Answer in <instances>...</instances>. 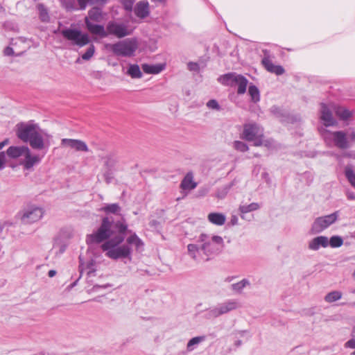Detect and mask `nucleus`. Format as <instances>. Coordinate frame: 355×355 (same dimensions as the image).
<instances>
[{
  "label": "nucleus",
  "instance_id": "obj_52",
  "mask_svg": "<svg viewBox=\"0 0 355 355\" xmlns=\"http://www.w3.org/2000/svg\"><path fill=\"white\" fill-rule=\"evenodd\" d=\"M188 69L190 71H197L199 70L200 67L198 63L190 62L188 63Z\"/></svg>",
  "mask_w": 355,
  "mask_h": 355
},
{
  "label": "nucleus",
  "instance_id": "obj_11",
  "mask_svg": "<svg viewBox=\"0 0 355 355\" xmlns=\"http://www.w3.org/2000/svg\"><path fill=\"white\" fill-rule=\"evenodd\" d=\"M263 136V131L257 123H247L243 125L242 138L246 141H252Z\"/></svg>",
  "mask_w": 355,
  "mask_h": 355
},
{
  "label": "nucleus",
  "instance_id": "obj_55",
  "mask_svg": "<svg viewBox=\"0 0 355 355\" xmlns=\"http://www.w3.org/2000/svg\"><path fill=\"white\" fill-rule=\"evenodd\" d=\"M149 226L154 230H157L160 227V223L157 220H152L149 222Z\"/></svg>",
  "mask_w": 355,
  "mask_h": 355
},
{
  "label": "nucleus",
  "instance_id": "obj_16",
  "mask_svg": "<svg viewBox=\"0 0 355 355\" xmlns=\"http://www.w3.org/2000/svg\"><path fill=\"white\" fill-rule=\"evenodd\" d=\"M329 245V239L325 236H318L313 238L309 243V249L317 251L320 248H327Z\"/></svg>",
  "mask_w": 355,
  "mask_h": 355
},
{
  "label": "nucleus",
  "instance_id": "obj_14",
  "mask_svg": "<svg viewBox=\"0 0 355 355\" xmlns=\"http://www.w3.org/2000/svg\"><path fill=\"white\" fill-rule=\"evenodd\" d=\"M24 157V159L21 162V164L26 170L32 168L35 164H39L42 160V157L39 155H32L29 148L27 149Z\"/></svg>",
  "mask_w": 355,
  "mask_h": 355
},
{
  "label": "nucleus",
  "instance_id": "obj_61",
  "mask_svg": "<svg viewBox=\"0 0 355 355\" xmlns=\"http://www.w3.org/2000/svg\"><path fill=\"white\" fill-rule=\"evenodd\" d=\"M345 156L349 158L355 159V150H352V151H350V152L346 153Z\"/></svg>",
  "mask_w": 355,
  "mask_h": 355
},
{
  "label": "nucleus",
  "instance_id": "obj_42",
  "mask_svg": "<svg viewBox=\"0 0 355 355\" xmlns=\"http://www.w3.org/2000/svg\"><path fill=\"white\" fill-rule=\"evenodd\" d=\"M37 8L40 14V19L41 21L43 22H48L50 17L46 8L42 4L38 5Z\"/></svg>",
  "mask_w": 355,
  "mask_h": 355
},
{
  "label": "nucleus",
  "instance_id": "obj_25",
  "mask_svg": "<svg viewBox=\"0 0 355 355\" xmlns=\"http://www.w3.org/2000/svg\"><path fill=\"white\" fill-rule=\"evenodd\" d=\"M207 218L210 223L219 226L224 225L226 220L225 216L222 213H210Z\"/></svg>",
  "mask_w": 355,
  "mask_h": 355
},
{
  "label": "nucleus",
  "instance_id": "obj_36",
  "mask_svg": "<svg viewBox=\"0 0 355 355\" xmlns=\"http://www.w3.org/2000/svg\"><path fill=\"white\" fill-rule=\"evenodd\" d=\"M270 110L272 114H274L277 118L279 119L282 121H284L285 118L288 116L284 110L277 105L272 106Z\"/></svg>",
  "mask_w": 355,
  "mask_h": 355
},
{
  "label": "nucleus",
  "instance_id": "obj_37",
  "mask_svg": "<svg viewBox=\"0 0 355 355\" xmlns=\"http://www.w3.org/2000/svg\"><path fill=\"white\" fill-rule=\"evenodd\" d=\"M342 297V293L340 291H334L329 293L324 297V300L327 302L332 303Z\"/></svg>",
  "mask_w": 355,
  "mask_h": 355
},
{
  "label": "nucleus",
  "instance_id": "obj_23",
  "mask_svg": "<svg viewBox=\"0 0 355 355\" xmlns=\"http://www.w3.org/2000/svg\"><path fill=\"white\" fill-rule=\"evenodd\" d=\"M187 250L189 255L193 260L198 261L200 259H204L200 243H198V244H189Z\"/></svg>",
  "mask_w": 355,
  "mask_h": 355
},
{
  "label": "nucleus",
  "instance_id": "obj_12",
  "mask_svg": "<svg viewBox=\"0 0 355 355\" xmlns=\"http://www.w3.org/2000/svg\"><path fill=\"white\" fill-rule=\"evenodd\" d=\"M45 133L44 131L39 128L35 134L28 140L31 147L35 150H42L45 147V143L44 140V135Z\"/></svg>",
  "mask_w": 355,
  "mask_h": 355
},
{
  "label": "nucleus",
  "instance_id": "obj_49",
  "mask_svg": "<svg viewBox=\"0 0 355 355\" xmlns=\"http://www.w3.org/2000/svg\"><path fill=\"white\" fill-rule=\"evenodd\" d=\"M103 176L105 178V180L107 184L111 183L112 180L114 179L113 173L112 169H105Z\"/></svg>",
  "mask_w": 355,
  "mask_h": 355
},
{
  "label": "nucleus",
  "instance_id": "obj_47",
  "mask_svg": "<svg viewBox=\"0 0 355 355\" xmlns=\"http://www.w3.org/2000/svg\"><path fill=\"white\" fill-rule=\"evenodd\" d=\"M115 227L118 229L119 234L118 235H123L125 236V233L128 230V225L125 223H122L119 221L115 223Z\"/></svg>",
  "mask_w": 355,
  "mask_h": 355
},
{
  "label": "nucleus",
  "instance_id": "obj_57",
  "mask_svg": "<svg viewBox=\"0 0 355 355\" xmlns=\"http://www.w3.org/2000/svg\"><path fill=\"white\" fill-rule=\"evenodd\" d=\"M94 266V263L93 261H91L87 263V269H89V272H88L89 273H91V272H93L95 271V268Z\"/></svg>",
  "mask_w": 355,
  "mask_h": 355
},
{
  "label": "nucleus",
  "instance_id": "obj_63",
  "mask_svg": "<svg viewBox=\"0 0 355 355\" xmlns=\"http://www.w3.org/2000/svg\"><path fill=\"white\" fill-rule=\"evenodd\" d=\"M237 222H238V218L236 216H233L232 218H231V220H230V223L232 225H235L237 224Z\"/></svg>",
  "mask_w": 355,
  "mask_h": 355
},
{
  "label": "nucleus",
  "instance_id": "obj_22",
  "mask_svg": "<svg viewBox=\"0 0 355 355\" xmlns=\"http://www.w3.org/2000/svg\"><path fill=\"white\" fill-rule=\"evenodd\" d=\"M135 15L140 18H145L149 15V3L147 1H139L135 8Z\"/></svg>",
  "mask_w": 355,
  "mask_h": 355
},
{
  "label": "nucleus",
  "instance_id": "obj_48",
  "mask_svg": "<svg viewBox=\"0 0 355 355\" xmlns=\"http://www.w3.org/2000/svg\"><path fill=\"white\" fill-rule=\"evenodd\" d=\"M207 107L209 109L216 110L217 111H219L221 110V107L217 101L214 99L209 100L207 103Z\"/></svg>",
  "mask_w": 355,
  "mask_h": 355
},
{
  "label": "nucleus",
  "instance_id": "obj_28",
  "mask_svg": "<svg viewBox=\"0 0 355 355\" xmlns=\"http://www.w3.org/2000/svg\"><path fill=\"white\" fill-rule=\"evenodd\" d=\"M127 74L132 78H140L142 77V73L140 70L139 65L136 64H130L127 71Z\"/></svg>",
  "mask_w": 355,
  "mask_h": 355
},
{
  "label": "nucleus",
  "instance_id": "obj_20",
  "mask_svg": "<svg viewBox=\"0 0 355 355\" xmlns=\"http://www.w3.org/2000/svg\"><path fill=\"white\" fill-rule=\"evenodd\" d=\"M240 76L241 74L228 73L220 76L218 80L224 85L233 87L236 85L238 78Z\"/></svg>",
  "mask_w": 355,
  "mask_h": 355
},
{
  "label": "nucleus",
  "instance_id": "obj_45",
  "mask_svg": "<svg viewBox=\"0 0 355 355\" xmlns=\"http://www.w3.org/2000/svg\"><path fill=\"white\" fill-rule=\"evenodd\" d=\"M233 147L235 150L242 153L247 152L249 149L248 145L241 141H235Z\"/></svg>",
  "mask_w": 355,
  "mask_h": 355
},
{
  "label": "nucleus",
  "instance_id": "obj_5",
  "mask_svg": "<svg viewBox=\"0 0 355 355\" xmlns=\"http://www.w3.org/2000/svg\"><path fill=\"white\" fill-rule=\"evenodd\" d=\"M61 34L66 40L80 48L89 44L91 42L89 35L78 29L64 28L61 31Z\"/></svg>",
  "mask_w": 355,
  "mask_h": 355
},
{
  "label": "nucleus",
  "instance_id": "obj_35",
  "mask_svg": "<svg viewBox=\"0 0 355 355\" xmlns=\"http://www.w3.org/2000/svg\"><path fill=\"white\" fill-rule=\"evenodd\" d=\"M250 284V282L247 279H243L241 281L232 284V289L236 292V293H241L244 288L249 286Z\"/></svg>",
  "mask_w": 355,
  "mask_h": 355
},
{
  "label": "nucleus",
  "instance_id": "obj_21",
  "mask_svg": "<svg viewBox=\"0 0 355 355\" xmlns=\"http://www.w3.org/2000/svg\"><path fill=\"white\" fill-rule=\"evenodd\" d=\"M28 147L25 146H10L6 150V155L11 159H17L21 156H24Z\"/></svg>",
  "mask_w": 355,
  "mask_h": 355
},
{
  "label": "nucleus",
  "instance_id": "obj_41",
  "mask_svg": "<svg viewBox=\"0 0 355 355\" xmlns=\"http://www.w3.org/2000/svg\"><path fill=\"white\" fill-rule=\"evenodd\" d=\"M343 244V239L340 236H333L329 240V245L331 248H339Z\"/></svg>",
  "mask_w": 355,
  "mask_h": 355
},
{
  "label": "nucleus",
  "instance_id": "obj_53",
  "mask_svg": "<svg viewBox=\"0 0 355 355\" xmlns=\"http://www.w3.org/2000/svg\"><path fill=\"white\" fill-rule=\"evenodd\" d=\"M345 348L355 349V338H351L345 343Z\"/></svg>",
  "mask_w": 355,
  "mask_h": 355
},
{
  "label": "nucleus",
  "instance_id": "obj_17",
  "mask_svg": "<svg viewBox=\"0 0 355 355\" xmlns=\"http://www.w3.org/2000/svg\"><path fill=\"white\" fill-rule=\"evenodd\" d=\"M262 64L264 66L266 69L272 73H275L277 76L282 75L284 73L285 70L283 67L280 65H275L271 60L268 57H264L262 59Z\"/></svg>",
  "mask_w": 355,
  "mask_h": 355
},
{
  "label": "nucleus",
  "instance_id": "obj_27",
  "mask_svg": "<svg viewBox=\"0 0 355 355\" xmlns=\"http://www.w3.org/2000/svg\"><path fill=\"white\" fill-rule=\"evenodd\" d=\"M126 242L130 245H134L137 250H141L144 245V242L136 234V233H133L130 236H128L126 239Z\"/></svg>",
  "mask_w": 355,
  "mask_h": 355
},
{
  "label": "nucleus",
  "instance_id": "obj_18",
  "mask_svg": "<svg viewBox=\"0 0 355 355\" xmlns=\"http://www.w3.org/2000/svg\"><path fill=\"white\" fill-rule=\"evenodd\" d=\"M320 113V118L325 126L328 127L334 124L335 120L332 116V113L324 103H321Z\"/></svg>",
  "mask_w": 355,
  "mask_h": 355
},
{
  "label": "nucleus",
  "instance_id": "obj_62",
  "mask_svg": "<svg viewBox=\"0 0 355 355\" xmlns=\"http://www.w3.org/2000/svg\"><path fill=\"white\" fill-rule=\"evenodd\" d=\"M65 7H66V9H67V10H72L76 9V8L73 7V3H71V2L67 3V4H66V6H65Z\"/></svg>",
  "mask_w": 355,
  "mask_h": 355
},
{
  "label": "nucleus",
  "instance_id": "obj_34",
  "mask_svg": "<svg viewBox=\"0 0 355 355\" xmlns=\"http://www.w3.org/2000/svg\"><path fill=\"white\" fill-rule=\"evenodd\" d=\"M259 209V205L257 202H252L249 205H241L239 208L240 212L246 214L248 212L255 211Z\"/></svg>",
  "mask_w": 355,
  "mask_h": 355
},
{
  "label": "nucleus",
  "instance_id": "obj_26",
  "mask_svg": "<svg viewBox=\"0 0 355 355\" xmlns=\"http://www.w3.org/2000/svg\"><path fill=\"white\" fill-rule=\"evenodd\" d=\"M181 187L184 190H191L196 187L197 184L193 181V174L188 173L180 184Z\"/></svg>",
  "mask_w": 355,
  "mask_h": 355
},
{
  "label": "nucleus",
  "instance_id": "obj_19",
  "mask_svg": "<svg viewBox=\"0 0 355 355\" xmlns=\"http://www.w3.org/2000/svg\"><path fill=\"white\" fill-rule=\"evenodd\" d=\"M85 24L90 33L98 35L101 37H107V33H106V30L103 26L94 24L91 22L87 18L85 19Z\"/></svg>",
  "mask_w": 355,
  "mask_h": 355
},
{
  "label": "nucleus",
  "instance_id": "obj_4",
  "mask_svg": "<svg viewBox=\"0 0 355 355\" xmlns=\"http://www.w3.org/2000/svg\"><path fill=\"white\" fill-rule=\"evenodd\" d=\"M113 220H110L108 217H104L102 219L101 224L98 230L93 234L87 236L86 241L87 244L101 243L104 241L111 239L113 235L112 227Z\"/></svg>",
  "mask_w": 355,
  "mask_h": 355
},
{
  "label": "nucleus",
  "instance_id": "obj_7",
  "mask_svg": "<svg viewBox=\"0 0 355 355\" xmlns=\"http://www.w3.org/2000/svg\"><path fill=\"white\" fill-rule=\"evenodd\" d=\"M39 128V125L32 121L28 123L21 122L17 125L16 135L24 142H28V140Z\"/></svg>",
  "mask_w": 355,
  "mask_h": 355
},
{
  "label": "nucleus",
  "instance_id": "obj_6",
  "mask_svg": "<svg viewBox=\"0 0 355 355\" xmlns=\"http://www.w3.org/2000/svg\"><path fill=\"white\" fill-rule=\"evenodd\" d=\"M339 217V211H336L331 214L316 218L312 225L311 232L319 234L335 223Z\"/></svg>",
  "mask_w": 355,
  "mask_h": 355
},
{
  "label": "nucleus",
  "instance_id": "obj_60",
  "mask_svg": "<svg viewBox=\"0 0 355 355\" xmlns=\"http://www.w3.org/2000/svg\"><path fill=\"white\" fill-rule=\"evenodd\" d=\"M254 141V145L255 146H261L263 144V142L261 141V137H258L257 139H256Z\"/></svg>",
  "mask_w": 355,
  "mask_h": 355
},
{
  "label": "nucleus",
  "instance_id": "obj_10",
  "mask_svg": "<svg viewBox=\"0 0 355 355\" xmlns=\"http://www.w3.org/2000/svg\"><path fill=\"white\" fill-rule=\"evenodd\" d=\"M238 307L239 303L236 300H229L211 309L209 311V314L212 317L217 318L231 311L235 310Z\"/></svg>",
  "mask_w": 355,
  "mask_h": 355
},
{
  "label": "nucleus",
  "instance_id": "obj_56",
  "mask_svg": "<svg viewBox=\"0 0 355 355\" xmlns=\"http://www.w3.org/2000/svg\"><path fill=\"white\" fill-rule=\"evenodd\" d=\"M3 53L5 55L10 56L14 54V51L12 48L7 46L6 48H5Z\"/></svg>",
  "mask_w": 355,
  "mask_h": 355
},
{
  "label": "nucleus",
  "instance_id": "obj_15",
  "mask_svg": "<svg viewBox=\"0 0 355 355\" xmlns=\"http://www.w3.org/2000/svg\"><path fill=\"white\" fill-rule=\"evenodd\" d=\"M333 141L336 147L340 149H347L350 147L346 134L343 131L332 132Z\"/></svg>",
  "mask_w": 355,
  "mask_h": 355
},
{
  "label": "nucleus",
  "instance_id": "obj_54",
  "mask_svg": "<svg viewBox=\"0 0 355 355\" xmlns=\"http://www.w3.org/2000/svg\"><path fill=\"white\" fill-rule=\"evenodd\" d=\"M231 185L226 186L223 189L222 192H218L217 194V197L220 198H223L225 197V196L227 193L229 189H230Z\"/></svg>",
  "mask_w": 355,
  "mask_h": 355
},
{
  "label": "nucleus",
  "instance_id": "obj_58",
  "mask_svg": "<svg viewBox=\"0 0 355 355\" xmlns=\"http://www.w3.org/2000/svg\"><path fill=\"white\" fill-rule=\"evenodd\" d=\"M348 137L352 142H355V130H352L349 132Z\"/></svg>",
  "mask_w": 355,
  "mask_h": 355
},
{
  "label": "nucleus",
  "instance_id": "obj_59",
  "mask_svg": "<svg viewBox=\"0 0 355 355\" xmlns=\"http://www.w3.org/2000/svg\"><path fill=\"white\" fill-rule=\"evenodd\" d=\"M346 196L348 200H355V193L352 191H347Z\"/></svg>",
  "mask_w": 355,
  "mask_h": 355
},
{
  "label": "nucleus",
  "instance_id": "obj_50",
  "mask_svg": "<svg viewBox=\"0 0 355 355\" xmlns=\"http://www.w3.org/2000/svg\"><path fill=\"white\" fill-rule=\"evenodd\" d=\"M111 286H112V285L110 284H103V285L95 284L93 286L91 291H92V292L96 293V292H98L99 291V289H101V288L105 289V288H107Z\"/></svg>",
  "mask_w": 355,
  "mask_h": 355
},
{
  "label": "nucleus",
  "instance_id": "obj_1",
  "mask_svg": "<svg viewBox=\"0 0 355 355\" xmlns=\"http://www.w3.org/2000/svg\"><path fill=\"white\" fill-rule=\"evenodd\" d=\"M125 239L123 235H116L105 241L101 249L105 252V256L110 259L117 260L130 257L132 249L128 245H121Z\"/></svg>",
  "mask_w": 355,
  "mask_h": 355
},
{
  "label": "nucleus",
  "instance_id": "obj_3",
  "mask_svg": "<svg viewBox=\"0 0 355 355\" xmlns=\"http://www.w3.org/2000/svg\"><path fill=\"white\" fill-rule=\"evenodd\" d=\"M201 246V251L205 259L209 260V257L217 253L220 246L223 243V239L220 236H210L206 234H201L198 240Z\"/></svg>",
  "mask_w": 355,
  "mask_h": 355
},
{
  "label": "nucleus",
  "instance_id": "obj_40",
  "mask_svg": "<svg viewBox=\"0 0 355 355\" xmlns=\"http://www.w3.org/2000/svg\"><path fill=\"white\" fill-rule=\"evenodd\" d=\"M336 115L343 120H346L351 116V112L343 107H338L336 110Z\"/></svg>",
  "mask_w": 355,
  "mask_h": 355
},
{
  "label": "nucleus",
  "instance_id": "obj_31",
  "mask_svg": "<svg viewBox=\"0 0 355 355\" xmlns=\"http://www.w3.org/2000/svg\"><path fill=\"white\" fill-rule=\"evenodd\" d=\"M238 78L239 79L236 83V85H238L237 93L238 94H243L246 92L248 80L243 75H241Z\"/></svg>",
  "mask_w": 355,
  "mask_h": 355
},
{
  "label": "nucleus",
  "instance_id": "obj_44",
  "mask_svg": "<svg viewBox=\"0 0 355 355\" xmlns=\"http://www.w3.org/2000/svg\"><path fill=\"white\" fill-rule=\"evenodd\" d=\"M67 247V244L61 242L59 239H55L53 248H58V251L56 252L57 254H62L64 252Z\"/></svg>",
  "mask_w": 355,
  "mask_h": 355
},
{
  "label": "nucleus",
  "instance_id": "obj_39",
  "mask_svg": "<svg viewBox=\"0 0 355 355\" xmlns=\"http://www.w3.org/2000/svg\"><path fill=\"white\" fill-rule=\"evenodd\" d=\"M104 159V166L105 169H112L116 163V159L112 155H107L103 157Z\"/></svg>",
  "mask_w": 355,
  "mask_h": 355
},
{
  "label": "nucleus",
  "instance_id": "obj_64",
  "mask_svg": "<svg viewBox=\"0 0 355 355\" xmlns=\"http://www.w3.org/2000/svg\"><path fill=\"white\" fill-rule=\"evenodd\" d=\"M9 143L8 139H6L3 141L0 142V150L2 149L6 145Z\"/></svg>",
  "mask_w": 355,
  "mask_h": 355
},
{
  "label": "nucleus",
  "instance_id": "obj_9",
  "mask_svg": "<svg viewBox=\"0 0 355 355\" xmlns=\"http://www.w3.org/2000/svg\"><path fill=\"white\" fill-rule=\"evenodd\" d=\"M44 215V211L38 207H29L21 214V220L25 224H31L40 220Z\"/></svg>",
  "mask_w": 355,
  "mask_h": 355
},
{
  "label": "nucleus",
  "instance_id": "obj_32",
  "mask_svg": "<svg viewBox=\"0 0 355 355\" xmlns=\"http://www.w3.org/2000/svg\"><path fill=\"white\" fill-rule=\"evenodd\" d=\"M101 211H104L106 214H116L121 211V207L117 203L107 204L103 207L101 209Z\"/></svg>",
  "mask_w": 355,
  "mask_h": 355
},
{
  "label": "nucleus",
  "instance_id": "obj_38",
  "mask_svg": "<svg viewBox=\"0 0 355 355\" xmlns=\"http://www.w3.org/2000/svg\"><path fill=\"white\" fill-rule=\"evenodd\" d=\"M88 15L89 19L95 21H99L102 18L101 10L96 7L90 9L89 10Z\"/></svg>",
  "mask_w": 355,
  "mask_h": 355
},
{
  "label": "nucleus",
  "instance_id": "obj_30",
  "mask_svg": "<svg viewBox=\"0 0 355 355\" xmlns=\"http://www.w3.org/2000/svg\"><path fill=\"white\" fill-rule=\"evenodd\" d=\"M206 339L205 336H200L192 338L189 340L187 345V349L189 352L193 351L195 348L196 345H198L200 343L205 341Z\"/></svg>",
  "mask_w": 355,
  "mask_h": 355
},
{
  "label": "nucleus",
  "instance_id": "obj_2",
  "mask_svg": "<svg viewBox=\"0 0 355 355\" xmlns=\"http://www.w3.org/2000/svg\"><path fill=\"white\" fill-rule=\"evenodd\" d=\"M105 49L116 56L131 57L137 49V42L135 39L129 38L114 44H105Z\"/></svg>",
  "mask_w": 355,
  "mask_h": 355
},
{
  "label": "nucleus",
  "instance_id": "obj_33",
  "mask_svg": "<svg viewBox=\"0 0 355 355\" xmlns=\"http://www.w3.org/2000/svg\"><path fill=\"white\" fill-rule=\"evenodd\" d=\"M248 93L251 97L252 101L257 103L260 100V94L259 89L254 85H250L248 88Z\"/></svg>",
  "mask_w": 355,
  "mask_h": 355
},
{
  "label": "nucleus",
  "instance_id": "obj_8",
  "mask_svg": "<svg viewBox=\"0 0 355 355\" xmlns=\"http://www.w3.org/2000/svg\"><path fill=\"white\" fill-rule=\"evenodd\" d=\"M106 33H107V36L111 35L117 38H123L131 35L132 31L124 23L110 21L106 26Z\"/></svg>",
  "mask_w": 355,
  "mask_h": 355
},
{
  "label": "nucleus",
  "instance_id": "obj_46",
  "mask_svg": "<svg viewBox=\"0 0 355 355\" xmlns=\"http://www.w3.org/2000/svg\"><path fill=\"white\" fill-rule=\"evenodd\" d=\"M95 53V46L91 44L87 48L86 52L82 55V58L84 60H89L94 55Z\"/></svg>",
  "mask_w": 355,
  "mask_h": 355
},
{
  "label": "nucleus",
  "instance_id": "obj_43",
  "mask_svg": "<svg viewBox=\"0 0 355 355\" xmlns=\"http://www.w3.org/2000/svg\"><path fill=\"white\" fill-rule=\"evenodd\" d=\"M106 0H78L80 9L85 10L87 4L103 3Z\"/></svg>",
  "mask_w": 355,
  "mask_h": 355
},
{
  "label": "nucleus",
  "instance_id": "obj_24",
  "mask_svg": "<svg viewBox=\"0 0 355 355\" xmlns=\"http://www.w3.org/2000/svg\"><path fill=\"white\" fill-rule=\"evenodd\" d=\"M165 65L162 64H144L141 66L143 71L148 74H157L164 70Z\"/></svg>",
  "mask_w": 355,
  "mask_h": 355
},
{
  "label": "nucleus",
  "instance_id": "obj_29",
  "mask_svg": "<svg viewBox=\"0 0 355 355\" xmlns=\"http://www.w3.org/2000/svg\"><path fill=\"white\" fill-rule=\"evenodd\" d=\"M345 175L351 184L355 189V172L352 166H346L344 171Z\"/></svg>",
  "mask_w": 355,
  "mask_h": 355
},
{
  "label": "nucleus",
  "instance_id": "obj_51",
  "mask_svg": "<svg viewBox=\"0 0 355 355\" xmlns=\"http://www.w3.org/2000/svg\"><path fill=\"white\" fill-rule=\"evenodd\" d=\"M6 154L4 152L0 153V171L4 168L6 164Z\"/></svg>",
  "mask_w": 355,
  "mask_h": 355
},
{
  "label": "nucleus",
  "instance_id": "obj_13",
  "mask_svg": "<svg viewBox=\"0 0 355 355\" xmlns=\"http://www.w3.org/2000/svg\"><path fill=\"white\" fill-rule=\"evenodd\" d=\"M61 145L62 146H69L71 148L75 149L76 151H89V148L87 144L85 141L79 139L64 138L61 140Z\"/></svg>",
  "mask_w": 355,
  "mask_h": 355
}]
</instances>
